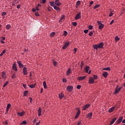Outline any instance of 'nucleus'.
<instances>
[{
  "instance_id": "1",
  "label": "nucleus",
  "mask_w": 125,
  "mask_h": 125,
  "mask_svg": "<svg viewBox=\"0 0 125 125\" xmlns=\"http://www.w3.org/2000/svg\"><path fill=\"white\" fill-rule=\"evenodd\" d=\"M103 45H104V43L103 42H100L98 44H95L93 45V48L94 49H98V48H103Z\"/></svg>"
},
{
  "instance_id": "31",
  "label": "nucleus",
  "mask_w": 125,
  "mask_h": 125,
  "mask_svg": "<svg viewBox=\"0 0 125 125\" xmlns=\"http://www.w3.org/2000/svg\"><path fill=\"white\" fill-rule=\"evenodd\" d=\"M11 28V25H10V24H7L6 26V29L7 30H9V28Z\"/></svg>"
},
{
  "instance_id": "62",
  "label": "nucleus",
  "mask_w": 125,
  "mask_h": 125,
  "mask_svg": "<svg viewBox=\"0 0 125 125\" xmlns=\"http://www.w3.org/2000/svg\"><path fill=\"white\" fill-rule=\"evenodd\" d=\"M36 9H35V8H33L32 9V11H33V12H36Z\"/></svg>"
},
{
  "instance_id": "19",
  "label": "nucleus",
  "mask_w": 125,
  "mask_h": 125,
  "mask_svg": "<svg viewBox=\"0 0 125 125\" xmlns=\"http://www.w3.org/2000/svg\"><path fill=\"white\" fill-rule=\"evenodd\" d=\"M10 106H11V104H8L7 105V107H6V112H8V111L9 110V108H10Z\"/></svg>"
},
{
  "instance_id": "28",
  "label": "nucleus",
  "mask_w": 125,
  "mask_h": 125,
  "mask_svg": "<svg viewBox=\"0 0 125 125\" xmlns=\"http://www.w3.org/2000/svg\"><path fill=\"white\" fill-rule=\"evenodd\" d=\"M59 95L60 99H62V98H63V97H64V94H62V93H61Z\"/></svg>"
},
{
  "instance_id": "9",
  "label": "nucleus",
  "mask_w": 125,
  "mask_h": 125,
  "mask_svg": "<svg viewBox=\"0 0 125 125\" xmlns=\"http://www.w3.org/2000/svg\"><path fill=\"white\" fill-rule=\"evenodd\" d=\"M27 69L26 67H23V73L24 75H27L28 74V72H27Z\"/></svg>"
},
{
  "instance_id": "59",
  "label": "nucleus",
  "mask_w": 125,
  "mask_h": 125,
  "mask_svg": "<svg viewBox=\"0 0 125 125\" xmlns=\"http://www.w3.org/2000/svg\"><path fill=\"white\" fill-rule=\"evenodd\" d=\"M114 20H112L111 21V22H110V25H112V24H113V23H114Z\"/></svg>"
},
{
  "instance_id": "57",
  "label": "nucleus",
  "mask_w": 125,
  "mask_h": 125,
  "mask_svg": "<svg viewBox=\"0 0 125 125\" xmlns=\"http://www.w3.org/2000/svg\"><path fill=\"white\" fill-rule=\"evenodd\" d=\"M82 125V121H79L77 125Z\"/></svg>"
},
{
  "instance_id": "61",
  "label": "nucleus",
  "mask_w": 125,
  "mask_h": 125,
  "mask_svg": "<svg viewBox=\"0 0 125 125\" xmlns=\"http://www.w3.org/2000/svg\"><path fill=\"white\" fill-rule=\"evenodd\" d=\"M46 2V0H42V3H44Z\"/></svg>"
},
{
  "instance_id": "38",
  "label": "nucleus",
  "mask_w": 125,
  "mask_h": 125,
  "mask_svg": "<svg viewBox=\"0 0 125 125\" xmlns=\"http://www.w3.org/2000/svg\"><path fill=\"white\" fill-rule=\"evenodd\" d=\"M81 4V1L78 0L77 1V2H76V5L77 6H79V5H80Z\"/></svg>"
},
{
  "instance_id": "7",
  "label": "nucleus",
  "mask_w": 125,
  "mask_h": 125,
  "mask_svg": "<svg viewBox=\"0 0 125 125\" xmlns=\"http://www.w3.org/2000/svg\"><path fill=\"white\" fill-rule=\"evenodd\" d=\"M12 69L14 70V71H15V72H17L18 69H17V66H16V63H14L12 66Z\"/></svg>"
},
{
  "instance_id": "40",
  "label": "nucleus",
  "mask_w": 125,
  "mask_h": 125,
  "mask_svg": "<svg viewBox=\"0 0 125 125\" xmlns=\"http://www.w3.org/2000/svg\"><path fill=\"white\" fill-rule=\"evenodd\" d=\"M88 29L89 30H92V29H93V26H92L91 25H89Z\"/></svg>"
},
{
  "instance_id": "16",
  "label": "nucleus",
  "mask_w": 125,
  "mask_h": 125,
  "mask_svg": "<svg viewBox=\"0 0 125 125\" xmlns=\"http://www.w3.org/2000/svg\"><path fill=\"white\" fill-rule=\"evenodd\" d=\"M116 120H117V118H115L111 120V121L110 122L109 125H113V124H114V123H115V122H116Z\"/></svg>"
},
{
  "instance_id": "18",
  "label": "nucleus",
  "mask_w": 125,
  "mask_h": 125,
  "mask_svg": "<svg viewBox=\"0 0 125 125\" xmlns=\"http://www.w3.org/2000/svg\"><path fill=\"white\" fill-rule=\"evenodd\" d=\"M91 117H92V113L90 112L87 115V118L88 119H91Z\"/></svg>"
},
{
  "instance_id": "6",
  "label": "nucleus",
  "mask_w": 125,
  "mask_h": 125,
  "mask_svg": "<svg viewBox=\"0 0 125 125\" xmlns=\"http://www.w3.org/2000/svg\"><path fill=\"white\" fill-rule=\"evenodd\" d=\"M70 45V42H66L62 47V49H66Z\"/></svg>"
},
{
  "instance_id": "54",
  "label": "nucleus",
  "mask_w": 125,
  "mask_h": 125,
  "mask_svg": "<svg viewBox=\"0 0 125 125\" xmlns=\"http://www.w3.org/2000/svg\"><path fill=\"white\" fill-rule=\"evenodd\" d=\"M22 86H23V87H24V88H25V89H27V87L26 86V84H23Z\"/></svg>"
},
{
  "instance_id": "49",
  "label": "nucleus",
  "mask_w": 125,
  "mask_h": 125,
  "mask_svg": "<svg viewBox=\"0 0 125 125\" xmlns=\"http://www.w3.org/2000/svg\"><path fill=\"white\" fill-rule=\"evenodd\" d=\"M62 82H63V83H66V82H67V79H65V78H63Z\"/></svg>"
},
{
  "instance_id": "52",
  "label": "nucleus",
  "mask_w": 125,
  "mask_h": 125,
  "mask_svg": "<svg viewBox=\"0 0 125 125\" xmlns=\"http://www.w3.org/2000/svg\"><path fill=\"white\" fill-rule=\"evenodd\" d=\"M93 35V32H90L89 33V36H90V37H91V36H92Z\"/></svg>"
},
{
  "instance_id": "50",
  "label": "nucleus",
  "mask_w": 125,
  "mask_h": 125,
  "mask_svg": "<svg viewBox=\"0 0 125 125\" xmlns=\"http://www.w3.org/2000/svg\"><path fill=\"white\" fill-rule=\"evenodd\" d=\"M84 34H87V33H88V29L84 30Z\"/></svg>"
},
{
  "instance_id": "46",
  "label": "nucleus",
  "mask_w": 125,
  "mask_h": 125,
  "mask_svg": "<svg viewBox=\"0 0 125 125\" xmlns=\"http://www.w3.org/2000/svg\"><path fill=\"white\" fill-rule=\"evenodd\" d=\"M53 64L54 65V66H57V62H56L53 61Z\"/></svg>"
},
{
  "instance_id": "2",
  "label": "nucleus",
  "mask_w": 125,
  "mask_h": 125,
  "mask_svg": "<svg viewBox=\"0 0 125 125\" xmlns=\"http://www.w3.org/2000/svg\"><path fill=\"white\" fill-rule=\"evenodd\" d=\"M123 88V87H120L119 88V85H117L115 88V91L114 92V94H117L118 92H119V91H121V89Z\"/></svg>"
},
{
  "instance_id": "47",
  "label": "nucleus",
  "mask_w": 125,
  "mask_h": 125,
  "mask_svg": "<svg viewBox=\"0 0 125 125\" xmlns=\"http://www.w3.org/2000/svg\"><path fill=\"white\" fill-rule=\"evenodd\" d=\"M113 11H111L110 13V14H109V17H112V16H113Z\"/></svg>"
},
{
  "instance_id": "48",
  "label": "nucleus",
  "mask_w": 125,
  "mask_h": 125,
  "mask_svg": "<svg viewBox=\"0 0 125 125\" xmlns=\"http://www.w3.org/2000/svg\"><path fill=\"white\" fill-rule=\"evenodd\" d=\"M12 79H14L16 78L15 74H13L11 77Z\"/></svg>"
},
{
  "instance_id": "56",
  "label": "nucleus",
  "mask_w": 125,
  "mask_h": 125,
  "mask_svg": "<svg viewBox=\"0 0 125 125\" xmlns=\"http://www.w3.org/2000/svg\"><path fill=\"white\" fill-rule=\"evenodd\" d=\"M98 24L99 25V26L101 24H102V23H101V21H97Z\"/></svg>"
},
{
  "instance_id": "33",
  "label": "nucleus",
  "mask_w": 125,
  "mask_h": 125,
  "mask_svg": "<svg viewBox=\"0 0 125 125\" xmlns=\"http://www.w3.org/2000/svg\"><path fill=\"white\" fill-rule=\"evenodd\" d=\"M21 125H27V121H23L21 122Z\"/></svg>"
},
{
  "instance_id": "30",
  "label": "nucleus",
  "mask_w": 125,
  "mask_h": 125,
  "mask_svg": "<svg viewBox=\"0 0 125 125\" xmlns=\"http://www.w3.org/2000/svg\"><path fill=\"white\" fill-rule=\"evenodd\" d=\"M103 70L104 71H110L111 70V68L108 67H106V68H103Z\"/></svg>"
},
{
  "instance_id": "35",
  "label": "nucleus",
  "mask_w": 125,
  "mask_h": 125,
  "mask_svg": "<svg viewBox=\"0 0 125 125\" xmlns=\"http://www.w3.org/2000/svg\"><path fill=\"white\" fill-rule=\"evenodd\" d=\"M27 94H28V90L25 91L23 92V96H26Z\"/></svg>"
},
{
  "instance_id": "10",
  "label": "nucleus",
  "mask_w": 125,
  "mask_h": 125,
  "mask_svg": "<svg viewBox=\"0 0 125 125\" xmlns=\"http://www.w3.org/2000/svg\"><path fill=\"white\" fill-rule=\"evenodd\" d=\"M94 83V79L90 77L89 80V83Z\"/></svg>"
},
{
  "instance_id": "29",
  "label": "nucleus",
  "mask_w": 125,
  "mask_h": 125,
  "mask_svg": "<svg viewBox=\"0 0 125 125\" xmlns=\"http://www.w3.org/2000/svg\"><path fill=\"white\" fill-rule=\"evenodd\" d=\"M103 28H104V24H100L99 26V29L100 30H101V29H103Z\"/></svg>"
},
{
  "instance_id": "44",
  "label": "nucleus",
  "mask_w": 125,
  "mask_h": 125,
  "mask_svg": "<svg viewBox=\"0 0 125 125\" xmlns=\"http://www.w3.org/2000/svg\"><path fill=\"white\" fill-rule=\"evenodd\" d=\"M82 87V86L81 85H78L77 86V89H81V88Z\"/></svg>"
},
{
  "instance_id": "23",
  "label": "nucleus",
  "mask_w": 125,
  "mask_h": 125,
  "mask_svg": "<svg viewBox=\"0 0 125 125\" xmlns=\"http://www.w3.org/2000/svg\"><path fill=\"white\" fill-rule=\"evenodd\" d=\"M37 84L34 83L33 84H29L28 85V86L30 87V88H34V87H35L36 85Z\"/></svg>"
},
{
  "instance_id": "5",
  "label": "nucleus",
  "mask_w": 125,
  "mask_h": 125,
  "mask_svg": "<svg viewBox=\"0 0 125 125\" xmlns=\"http://www.w3.org/2000/svg\"><path fill=\"white\" fill-rule=\"evenodd\" d=\"M55 3L57 6H60V5H61L60 0H55Z\"/></svg>"
},
{
  "instance_id": "34",
  "label": "nucleus",
  "mask_w": 125,
  "mask_h": 125,
  "mask_svg": "<svg viewBox=\"0 0 125 125\" xmlns=\"http://www.w3.org/2000/svg\"><path fill=\"white\" fill-rule=\"evenodd\" d=\"M8 83H9V82L8 81H7L3 85V87H5V86H6V85H7Z\"/></svg>"
},
{
  "instance_id": "21",
  "label": "nucleus",
  "mask_w": 125,
  "mask_h": 125,
  "mask_svg": "<svg viewBox=\"0 0 125 125\" xmlns=\"http://www.w3.org/2000/svg\"><path fill=\"white\" fill-rule=\"evenodd\" d=\"M115 110V106H113L108 110L109 113H112Z\"/></svg>"
},
{
  "instance_id": "22",
  "label": "nucleus",
  "mask_w": 125,
  "mask_h": 125,
  "mask_svg": "<svg viewBox=\"0 0 125 125\" xmlns=\"http://www.w3.org/2000/svg\"><path fill=\"white\" fill-rule=\"evenodd\" d=\"M88 107H89V104H85L83 107V110L85 111V110H86Z\"/></svg>"
},
{
  "instance_id": "63",
  "label": "nucleus",
  "mask_w": 125,
  "mask_h": 125,
  "mask_svg": "<svg viewBox=\"0 0 125 125\" xmlns=\"http://www.w3.org/2000/svg\"><path fill=\"white\" fill-rule=\"evenodd\" d=\"M21 7V5H18L17 6V8L19 9L20 8V7Z\"/></svg>"
},
{
  "instance_id": "43",
  "label": "nucleus",
  "mask_w": 125,
  "mask_h": 125,
  "mask_svg": "<svg viewBox=\"0 0 125 125\" xmlns=\"http://www.w3.org/2000/svg\"><path fill=\"white\" fill-rule=\"evenodd\" d=\"M2 77L3 79H5V73L3 72L2 73Z\"/></svg>"
},
{
  "instance_id": "42",
  "label": "nucleus",
  "mask_w": 125,
  "mask_h": 125,
  "mask_svg": "<svg viewBox=\"0 0 125 125\" xmlns=\"http://www.w3.org/2000/svg\"><path fill=\"white\" fill-rule=\"evenodd\" d=\"M63 35V36H67V35H68V32H67V31H64Z\"/></svg>"
},
{
  "instance_id": "36",
  "label": "nucleus",
  "mask_w": 125,
  "mask_h": 125,
  "mask_svg": "<svg viewBox=\"0 0 125 125\" xmlns=\"http://www.w3.org/2000/svg\"><path fill=\"white\" fill-rule=\"evenodd\" d=\"M99 6H100V4H97L95 6H94V9H96V8H98V7H99Z\"/></svg>"
},
{
  "instance_id": "17",
  "label": "nucleus",
  "mask_w": 125,
  "mask_h": 125,
  "mask_svg": "<svg viewBox=\"0 0 125 125\" xmlns=\"http://www.w3.org/2000/svg\"><path fill=\"white\" fill-rule=\"evenodd\" d=\"M18 115L20 117H23V115H25V112L22 111V112H18Z\"/></svg>"
},
{
  "instance_id": "27",
  "label": "nucleus",
  "mask_w": 125,
  "mask_h": 125,
  "mask_svg": "<svg viewBox=\"0 0 125 125\" xmlns=\"http://www.w3.org/2000/svg\"><path fill=\"white\" fill-rule=\"evenodd\" d=\"M49 4L51 6H53V7H54V6H55V2H49Z\"/></svg>"
},
{
  "instance_id": "11",
  "label": "nucleus",
  "mask_w": 125,
  "mask_h": 125,
  "mask_svg": "<svg viewBox=\"0 0 125 125\" xmlns=\"http://www.w3.org/2000/svg\"><path fill=\"white\" fill-rule=\"evenodd\" d=\"M18 64H19V66L20 67V68H22L23 67H24V65H23V64H22V63H21V61H19L17 62Z\"/></svg>"
},
{
  "instance_id": "39",
  "label": "nucleus",
  "mask_w": 125,
  "mask_h": 125,
  "mask_svg": "<svg viewBox=\"0 0 125 125\" xmlns=\"http://www.w3.org/2000/svg\"><path fill=\"white\" fill-rule=\"evenodd\" d=\"M115 40V42H118V41H120V38L118 37V36H116Z\"/></svg>"
},
{
  "instance_id": "13",
  "label": "nucleus",
  "mask_w": 125,
  "mask_h": 125,
  "mask_svg": "<svg viewBox=\"0 0 125 125\" xmlns=\"http://www.w3.org/2000/svg\"><path fill=\"white\" fill-rule=\"evenodd\" d=\"M81 114V110L80 109L78 110V111L77 112L76 115L75 116V119H78L79 118V116H80Z\"/></svg>"
},
{
  "instance_id": "14",
  "label": "nucleus",
  "mask_w": 125,
  "mask_h": 125,
  "mask_svg": "<svg viewBox=\"0 0 125 125\" xmlns=\"http://www.w3.org/2000/svg\"><path fill=\"white\" fill-rule=\"evenodd\" d=\"M71 71H72V69L71 68H69L66 71V76H69L70 74H71Z\"/></svg>"
},
{
  "instance_id": "24",
  "label": "nucleus",
  "mask_w": 125,
  "mask_h": 125,
  "mask_svg": "<svg viewBox=\"0 0 125 125\" xmlns=\"http://www.w3.org/2000/svg\"><path fill=\"white\" fill-rule=\"evenodd\" d=\"M43 85L45 89H46L47 88V86L46 85V82L45 81H44L43 82Z\"/></svg>"
},
{
  "instance_id": "4",
  "label": "nucleus",
  "mask_w": 125,
  "mask_h": 125,
  "mask_svg": "<svg viewBox=\"0 0 125 125\" xmlns=\"http://www.w3.org/2000/svg\"><path fill=\"white\" fill-rule=\"evenodd\" d=\"M124 119V117L123 116L120 117L119 119L116 121L117 125H119V124H121V122L122 121H123V119Z\"/></svg>"
},
{
  "instance_id": "8",
  "label": "nucleus",
  "mask_w": 125,
  "mask_h": 125,
  "mask_svg": "<svg viewBox=\"0 0 125 125\" xmlns=\"http://www.w3.org/2000/svg\"><path fill=\"white\" fill-rule=\"evenodd\" d=\"M81 12H79L75 17V19H76V20H78V19H80L81 16Z\"/></svg>"
},
{
  "instance_id": "55",
  "label": "nucleus",
  "mask_w": 125,
  "mask_h": 125,
  "mask_svg": "<svg viewBox=\"0 0 125 125\" xmlns=\"http://www.w3.org/2000/svg\"><path fill=\"white\" fill-rule=\"evenodd\" d=\"M93 77H94V79L95 80L97 79V78H98V77L97 76H96V75H93Z\"/></svg>"
},
{
  "instance_id": "3",
  "label": "nucleus",
  "mask_w": 125,
  "mask_h": 125,
  "mask_svg": "<svg viewBox=\"0 0 125 125\" xmlns=\"http://www.w3.org/2000/svg\"><path fill=\"white\" fill-rule=\"evenodd\" d=\"M73 88H74L73 86L68 85L67 86L66 89L67 91H69V92H72V90H73Z\"/></svg>"
},
{
  "instance_id": "41",
  "label": "nucleus",
  "mask_w": 125,
  "mask_h": 125,
  "mask_svg": "<svg viewBox=\"0 0 125 125\" xmlns=\"http://www.w3.org/2000/svg\"><path fill=\"white\" fill-rule=\"evenodd\" d=\"M50 36L51 37H54V36H55V32H52L51 34H50Z\"/></svg>"
},
{
  "instance_id": "15",
  "label": "nucleus",
  "mask_w": 125,
  "mask_h": 125,
  "mask_svg": "<svg viewBox=\"0 0 125 125\" xmlns=\"http://www.w3.org/2000/svg\"><path fill=\"white\" fill-rule=\"evenodd\" d=\"M38 116L39 117L42 116V108L41 107H39L38 109Z\"/></svg>"
},
{
  "instance_id": "58",
  "label": "nucleus",
  "mask_w": 125,
  "mask_h": 125,
  "mask_svg": "<svg viewBox=\"0 0 125 125\" xmlns=\"http://www.w3.org/2000/svg\"><path fill=\"white\" fill-rule=\"evenodd\" d=\"M36 16H40V14H39V13L36 12L35 13Z\"/></svg>"
},
{
  "instance_id": "32",
  "label": "nucleus",
  "mask_w": 125,
  "mask_h": 125,
  "mask_svg": "<svg viewBox=\"0 0 125 125\" xmlns=\"http://www.w3.org/2000/svg\"><path fill=\"white\" fill-rule=\"evenodd\" d=\"M64 18H65V15H63L62 16V17L60 20V22H61L62 21V20H63V19H64Z\"/></svg>"
},
{
  "instance_id": "25",
  "label": "nucleus",
  "mask_w": 125,
  "mask_h": 125,
  "mask_svg": "<svg viewBox=\"0 0 125 125\" xmlns=\"http://www.w3.org/2000/svg\"><path fill=\"white\" fill-rule=\"evenodd\" d=\"M54 9H55V10H57V11H60V8H59V7H58V6H54Z\"/></svg>"
},
{
  "instance_id": "64",
  "label": "nucleus",
  "mask_w": 125,
  "mask_h": 125,
  "mask_svg": "<svg viewBox=\"0 0 125 125\" xmlns=\"http://www.w3.org/2000/svg\"><path fill=\"white\" fill-rule=\"evenodd\" d=\"M1 39H2V41H4L5 40V37H2Z\"/></svg>"
},
{
  "instance_id": "26",
  "label": "nucleus",
  "mask_w": 125,
  "mask_h": 125,
  "mask_svg": "<svg viewBox=\"0 0 125 125\" xmlns=\"http://www.w3.org/2000/svg\"><path fill=\"white\" fill-rule=\"evenodd\" d=\"M103 76L104 78H106L107 77V76H108V73H107V72H106V71H104L103 74Z\"/></svg>"
},
{
  "instance_id": "51",
  "label": "nucleus",
  "mask_w": 125,
  "mask_h": 125,
  "mask_svg": "<svg viewBox=\"0 0 125 125\" xmlns=\"http://www.w3.org/2000/svg\"><path fill=\"white\" fill-rule=\"evenodd\" d=\"M4 15H6V12H3L2 13V16H4Z\"/></svg>"
},
{
  "instance_id": "12",
  "label": "nucleus",
  "mask_w": 125,
  "mask_h": 125,
  "mask_svg": "<svg viewBox=\"0 0 125 125\" xmlns=\"http://www.w3.org/2000/svg\"><path fill=\"white\" fill-rule=\"evenodd\" d=\"M85 78H86V76H80L78 77V80L79 81H83V80L85 79Z\"/></svg>"
},
{
  "instance_id": "37",
  "label": "nucleus",
  "mask_w": 125,
  "mask_h": 125,
  "mask_svg": "<svg viewBox=\"0 0 125 125\" xmlns=\"http://www.w3.org/2000/svg\"><path fill=\"white\" fill-rule=\"evenodd\" d=\"M83 65H84V63H83V62H81V69H83Z\"/></svg>"
},
{
  "instance_id": "53",
  "label": "nucleus",
  "mask_w": 125,
  "mask_h": 125,
  "mask_svg": "<svg viewBox=\"0 0 125 125\" xmlns=\"http://www.w3.org/2000/svg\"><path fill=\"white\" fill-rule=\"evenodd\" d=\"M78 50V49L77 48H75L74 49V54H76V53L77 52V51Z\"/></svg>"
},
{
  "instance_id": "60",
  "label": "nucleus",
  "mask_w": 125,
  "mask_h": 125,
  "mask_svg": "<svg viewBox=\"0 0 125 125\" xmlns=\"http://www.w3.org/2000/svg\"><path fill=\"white\" fill-rule=\"evenodd\" d=\"M94 3V2H93V1H91L90 2V5H92V4Z\"/></svg>"
},
{
  "instance_id": "20",
  "label": "nucleus",
  "mask_w": 125,
  "mask_h": 125,
  "mask_svg": "<svg viewBox=\"0 0 125 125\" xmlns=\"http://www.w3.org/2000/svg\"><path fill=\"white\" fill-rule=\"evenodd\" d=\"M89 66H86L84 68V71L86 72V73H88V71H89Z\"/></svg>"
},
{
  "instance_id": "45",
  "label": "nucleus",
  "mask_w": 125,
  "mask_h": 125,
  "mask_svg": "<svg viewBox=\"0 0 125 125\" xmlns=\"http://www.w3.org/2000/svg\"><path fill=\"white\" fill-rule=\"evenodd\" d=\"M72 25H73V26H77V22H76V21L73 22H72Z\"/></svg>"
}]
</instances>
